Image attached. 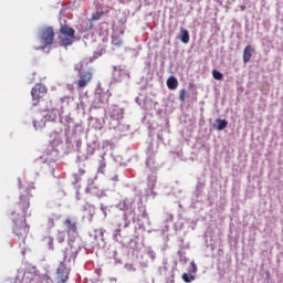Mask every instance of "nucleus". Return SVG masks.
Segmentation results:
<instances>
[{
    "mask_svg": "<svg viewBox=\"0 0 283 283\" xmlns=\"http://www.w3.org/2000/svg\"><path fill=\"white\" fill-rule=\"evenodd\" d=\"M181 279L184 280V282H186V283H191V282H193L195 280H196V276L193 275V274H191V273H184L182 274V276H181Z\"/></svg>",
    "mask_w": 283,
    "mask_h": 283,
    "instance_id": "17",
    "label": "nucleus"
},
{
    "mask_svg": "<svg viewBox=\"0 0 283 283\" xmlns=\"http://www.w3.org/2000/svg\"><path fill=\"white\" fill-rule=\"evenodd\" d=\"M188 273L196 275L198 273V266L196 265V262H190V266H188Z\"/></svg>",
    "mask_w": 283,
    "mask_h": 283,
    "instance_id": "18",
    "label": "nucleus"
},
{
    "mask_svg": "<svg viewBox=\"0 0 283 283\" xmlns=\"http://www.w3.org/2000/svg\"><path fill=\"white\" fill-rule=\"evenodd\" d=\"M180 41L181 43H189V31H187V29L181 28L180 29Z\"/></svg>",
    "mask_w": 283,
    "mask_h": 283,
    "instance_id": "11",
    "label": "nucleus"
},
{
    "mask_svg": "<svg viewBox=\"0 0 283 283\" xmlns=\"http://www.w3.org/2000/svg\"><path fill=\"white\" fill-rule=\"evenodd\" d=\"M103 14H105V12H103V11H96V12L92 13L91 21H99L101 17H103Z\"/></svg>",
    "mask_w": 283,
    "mask_h": 283,
    "instance_id": "20",
    "label": "nucleus"
},
{
    "mask_svg": "<svg viewBox=\"0 0 283 283\" xmlns=\"http://www.w3.org/2000/svg\"><path fill=\"white\" fill-rule=\"evenodd\" d=\"M112 45H115V48H120V45H123V40H120V38H113Z\"/></svg>",
    "mask_w": 283,
    "mask_h": 283,
    "instance_id": "21",
    "label": "nucleus"
},
{
    "mask_svg": "<svg viewBox=\"0 0 283 283\" xmlns=\"http://www.w3.org/2000/svg\"><path fill=\"white\" fill-rule=\"evenodd\" d=\"M86 193H91V196H101V191L96 186H90L86 188Z\"/></svg>",
    "mask_w": 283,
    "mask_h": 283,
    "instance_id": "14",
    "label": "nucleus"
},
{
    "mask_svg": "<svg viewBox=\"0 0 283 283\" xmlns=\"http://www.w3.org/2000/svg\"><path fill=\"white\" fill-rule=\"evenodd\" d=\"M218 126L217 129L219 132H222V129H227V125H229V122L227 119H217Z\"/></svg>",
    "mask_w": 283,
    "mask_h": 283,
    "instance_id": "15",
    "label": "nucleus"
},
{
    "mask_svg": "<svg viewBox=\"0 0 283 283\" xmlns=\"http://www.w3.org/2000/svg\"><path fill=\"white\" fill-rule=\"evenodd\" d=\"M241 10H245V7H241Z\"/></svg>",
    "mask_w": 283,
    "mask_h": 283,
    "instance_id": "27",
    "label": "nucleus"
},
{
    "mask_svg": "<svg viewBox=\"0 0 283 283\" xmlns=\"http://www.w3.org/2000/svg\"><path fill=\"white\" fill-rule=\"evenodd\" d=\"M60 34L57 35L59 45L61 48H70L72 43H74L76 39V31L72 27H69L67 24H64L59 30Z\"/></svg>",
    "mask_w": 283,
    "mask_h": 283,
    "instance_id": "2",
    "label": "nucleus"
},
{
    "mask_svg": "<svg viewBox=\"0 0 283 283\" xmlns=\"http://www.w3.org/2000/svg\"><path fill=\"white\" fill-rule=\"evenodd\" d=\"M57 277L62 283H65L67 280H70V270H67L63 263H61L57 268Z\"/></svg>",
    "mask_w": 283,
    "mask_h": 283,
    "instance_id": "6",
    "label": "nucleus"
},
{
    "mask_svg": "<svg viewBox=\"0 0 283 283\" xmlns=\"http://www.w3.org/2000/svg\"><path fill=\"white\" fill-rule=\"evenodd\" d=\"M120 228H118V229H116L115 230V233H114V240H116V242H118L119 240H120V238H123L122 235H120Z\"/></svg>",
    "mask_w": 283,
    "mask_h": 283,
    "instance_id": "23",
    "label": "nucleus"
},
{
    "mask_svg": "<svg viewBox=\"0 0 283 283\" xmlns=\"http://www.w3.org/2000/svg\"><path fill=\"white\" fill-rule=\"evenodd\" d=\"M75 70H77L78 72V75H77L78 80L76 82V85L78 90H84V87H86L87 85H90V83H92V78H94V74L92 73V71H82L83 63H80V65H77Z\"/></svg>",
    "mask_w": 283,
    "mask_h": 283,
    "instance_id": "3",
    "label": "nucleus"
},
{
    "mask_svg": "<svg viewBox=\"0 0 283 283\" xmlns=\"http://www.w3.org/2000/svg\"><path fill=\"white\" fill-rule=\"evenodd\" d=\"M54 224H55L54 218H49L48 221H46L48 228L53 229Z\"/></svg>",
    "mask_w": 283,
    "mask_h": 283,
    "instance_id": "24",
    "label": "nucleus"
},
{
    "mask_svg": "<svg viewBox=\"0 0 283 283\" xmlns=\"http://www.w3.org/2000/svg\"><path fill=\"white\" fill-rule=\"evenodd\" d=\"M54 28L46 27L40 30L39 39L41 41L42 48H48L54 44Z\"/></svg>",
    "mask_w": 283,
    "mask_h": 283,
    "instance_id": "4",
    "label": "nucleus"
},
{
    "mask_svg": "<svg viewBox=\"0 0 283 283\" xmlns=\"http://www.w3.org/2000/svg\"><path fill=\"white\" fill-rule=\"evenodd\" d=\"M253 46L247 45L243 50V63H249L251 61V57L253 56Z\"/></svg>",
    "mask_w": 283,
    "mask_h": 283,
    "instance_id": "9",
    "label": "nucleus"
},
{
    "mask_svg": "<svg viewBox=\"0 0 283 283\" xmlns=\"http://www.w3.org/2000/svg\"><path fill=\"white\" fill-rule=\"evenodd\" d=\"M48 94V87L43 84H36L32 90H31V96H32V104L33 105H39L41 103V98Z\"/></svg>",
    "mask_w": 283,
    "mask_h": 283,
    "instance_id": "5",
    "label": "nucleus"
},
{
    "mask_svg": "<svg viewBox=\"0 0 283 283\" xmlns=\"http://www.w3.org/2000/svg\"><path fill=\"white\" fill-rule=\"evenodd\" d=\"M212 76L216 81H222L224 78V75L218 70H212Z\"/></svg>",
    "mask_w": 283,
    "mask_h": 283,
    "instance_id": "19",
    "label": "nucleus"
},
{
    "mask_svg": "<svg viewBox=\"0 0 283 283\" xmlns=\"http://www.w3.org/2000/svg\"><path fill=\"white\" fill-rule=\"evenodd\" d=\"M109 93L103 92L98 93L95 97V101H97V107H101V105H107L109 103Z\"/></svg>",
    "mask_w": 283,
    "mask_h": 283,
    "instance_id": "8",
    "label": "nucleus"
},
{
    "mask_svg": "<svg viewBox=\"0 0 283 283\" xmlns=\"http://www.w3.org/2000/svg\"><path fill=\"white\" fill-rule=\"evenodd\" d=\"M138 218H147V209L145 208V206L143 203L138 205Z\"/></svg>",
    "mask_w": 283,
    "mask_h": 283,
    "instance_id": "16",
    "label": "nucleus"
},
{
    "mask_svg": "<svg viewBox=\"0 0 283 283\" xmlns=\"http://www.w3.org/2000/svg\"><path fill=\"white\" fill-rule=\"evenodd\" d=\"M34 127H36V122H33Z\"/></svg>",
    "mask_w": 283,
    "mask_h": 283,
    "instance_id": "26",
    "label": "nucleus"
},
{
    "mask_svg": "<svg viewBox=\"0 0 283 283\" xmlns=\"http://www.w3.org/2000/svg\"><path fill=\"white\" fill-rule=\"evenodd\" d=\"M64 227L69 235H71V233H78V228L76 227V222L72 218H66L64 220Z\"/></svg>",
    "mask_w": 283,
    "mask_h": 283,
    "instance_id": "7",
    "label": "nucleus"
},
{
    "mask_svg": "<svg viewBox=\"0 0 283 283\" xmlns=\"http://www.w3.org/2000/svg\"><path fill=\"white\" fill-rule=\"evenodd\" d=\"M166 83L168 90H176L178 87V78H176L175 76H170Z\"/></svg>",
    "mask_w": 283,
    "mask_h": 283,
    "instance_id": "10",
    "label": "nucleus"
},
{
    "mask_svg": "<svg viewBox=\"0 0 283 283\" xmlns=\"http://www.w3.org/2000/svg\"><path fill=\"white\" fill-rule=\"evenodd\" d=\"M56 240L60 243L65 242V234H63V232H59V235H57Z\"/></svg>",
    "mask_w": 283,
    "mask_h": 283,
    "instance_id": "25",
    "label": "nucleus"
},
{
    "mask_svg": "<svg viewBox=\"0 0 283 283\" xmlns=\"http://www.w3.org/2000/svg\"><path fill=\"white\" fill-rule=\"evenodd\" d=\"M151 258H153V260H154V258H156L155 255H151Z\"/></svg>",
    "mask_w": 283,
    "mask_h": 283,
    "instance_id": "28",
    "label": "nucleus"
},
{
    "mask_svg": "<svg viewBox=\"0 0 283 283\" xmlns=\"http://www.w3.org/2000/svg\"><path fill=\"white\" fill-rule=\"evenodd\" d=\"M187 98V90H181L179 93V101H181V103H185Z\"/></svg>",
    "mask_w": 283,
    "mask_h": 283,
    "instance_id": "22",
    "label": "nucleus"
},
{
    "mask_svg": "<svg viewBox=\"0 0 283 283\" xmlns=\"http://www.w3.org/2000/svg\"><path fill=\"white\" fill-rule=\"evenodd\" d=\"M19 207L24 216L14 220L13 233L19 238V240L25 242V238H28V233H30V227L25 221V213H28V209H30V197L21 196Z\"/></svg>",
    "mask_w": 283,
    "mask_h": 283,
    "instance_id": "1",
    "label": "nucleus"
},
{
    "mask_svg": "<svg viewBox=\"0 0 283 283\" xmlns=\"http://www.w3.org/2000/svg\"><path fill=\"white\" fill-rule=\"evenodd\" d=\"M111 116L112 118L118 120L119 118H123V112L120 111V108L115 107L113 108Z\"/></svg>",
    "mask_w": 283,
    "mask_h": 283,
    "instance_id": "13",
    "label": "nucleus"
},
{
    "mask_svg": "<svg viewBox=\"0 0 283 283\" xmlns=\"http://www.w3.org/2000/svg\"><path fill=\"white\" fill-rule=\"evenodd\" d=\"M148 189H154L156 187V175H149L147 178Z\"/></svg>",
    "mask_w": 283,
    "mask_h": 283,
    "instance_id": "12",
    "label": "nucleus"
}]
</instances>
